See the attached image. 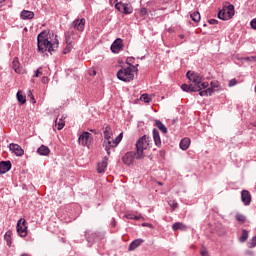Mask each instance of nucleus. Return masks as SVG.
<instances>
[{
    "mask_svg": "<svg viewBox=\"0 0 256 256\" xmlns=\"http://www.w3.org/2000/svg\"><path fill=\"white\" fill-rule=\"evenodd\" d=\"M55 36V40L51 37ZM59 47V40H57V35L53 32L42 31L37 36V50L38 53H50L53 55V52L57 51Z\"/></svg>",
    "mask_w": 256,
    "mask_h": 256,
    "instance_id": "nucleus-1",
    "label": "nucleus"
},
{
    "mask_svg": "<svg viewBox=\"0 0 256 256\" xmlns=\"http://www.w3.org/2000/svg\"><path fill=\"white\" fill-rule=\"evenodd\" d=\"M158 185H163V182H158Z\"/></svg>",
    "mask_w": 256,
    "mask_h": 256,
    "instance_id": "nucleus-62",
    "label": "nucleus"
},
{
    "mask_svg": "<svg viewBox=\"0 0 256 256\" xmlns=\"http://www.w3.org/2000/svg\"><path fill=\"white\" fill-rule=\"evenodd\" d=\"M91 141H93V136L89 132H83L78 138L79 145L83 147H89Z\"/></svg>",
    "mask_w": 256,
    "mask_h": 256,
    "instance_id": "nucleus-9",
    "label": "nucleus"
},
{
    "mask_svg": "<svg viewBox=\"0 0 256 256\" xmlns=\"http://www.w3.org/2000/svg\"><path fill=\"white\" fill-rule=\"evenodd\" d=\"M236 220L239 221V223H245L247 221V218L243 214H237Z\"/></svg>",
    "mask_w": 256,
    "mask_h": 256,
    "instance_id": "nucleus-39",
    "label": "nucleus"
},
{
    "mask_svg": "<svg viewBox=\"0 0 256 256\" xmlns=\"http://www.w3.org/2000/svg\"><path fill=\"white\" fill-rule=\"evenodd\" d=\"M133 63H135V57L131 56L126 59V65H128V67H135Z\"/></svg>",
    "mask_w": 256,
    "mask_h": 256,
    "instance_id": "nucleus-38",
    "label": "nucleus"
},
{
    "mask_svg": "<svg viewBox=\"0 0 256 256\" xmlns=\"http://www.w3.org/2000/svg\"><path fill=\"white\" fill-rule=\"evenodd\" d=\"M218 19H221L222 21H229V19H233V16H230V14L227 13V10L223 8L218 12Z\"/></svg>",
    "mask_w": 256,
    "mask_h": 256,
    "instance_id": "nucleus-17",
    "label": "nucleus"
},
{
    "mask_svg": "<svg viewBox=\"0 0 256 256\" xmlns=\"http://www.w3.org/2000/svg\"><path fill=\"white\" fill-rule=\"evenodd\" d=\"M187 79L191 82L190 84H182L181 89L182 91H185L186 93H201V86L199 84L201 83V79L203 78L199 73H195L191 71H188L186 73Z\"/></svg>",
    "mask_w": 256,
    "mask_h": 256,
    "instance_id": "nucleus-2",
    "label": "nucleus"
},
{
    "mask_svg": "<svg viewBox=\"0 0 256 256\" xmlns=\"http://www.w3.org/2000/svg\"><path fill=\"white\" fill-rule=\"evenodd\" d=\"M16 230L19 237H25L27 235V220H25V218L18 220Z\"/></svg>",
    "mask_w": 256,
    "mask_h": 256,
    "instance_id": "nucleus-8",
    "label": "nucleus"
},
{
    "mask_svg": "<svg viewBox=\"0 0 256 256\" xmlns=\"http://www.w3.org/2000/svg\"><path fill=\"white\" fill-rule=\"evenodd\" d=\"M178 37H179L180 39H185V35H183V34H180Z\"/></svg>",
    "mask_w": 256,
    "mask_h": 256,
    "instance_id": "nucleus-57",
    "label": "nucleus"
},
{
    "mask_svg": "<svg viewBox=\"0 0 256 256\" xmlns=\"http://www.w3.org/2000/svg\"><path fill=\"white\" fill-rule=\"evenodd\" d=\"M93 75H97V71L93 70Z\"/></svg>",
    "mask_w": 256,
    "mask_h": 256,
    "instance_id": "nucleus-61",
    "label": "nucleus"
},
{
    "mask_svg": "<svg viewBox=\"0 0 256 256\" xmlns=\"http://www.w3.org/2000/svg\"><path fill=\"white\" fill-rule=\"evenodd\" d=\"M71 29H76V31H84L85 30V18L76 19L72 22Z\"/></svg>",
    "mask_w": 256,
    "mask_h": 256,
    "instance_id": "nucleus-11",
    "label": "nucleus"
},
{
    "mask_svg": "<svg viewBox=\"0 0 256 256\" xmlns=\"http://www.w3.org/2000/svg\"><path fill=\"white\" fill-rule=\"evenodd\" d=\"M247 239H249V231H247V229H243L238 241L239 243H246Z\"/></svg>",
    "mask_w": 256,
    "mask_h": 256,
    "instance_id": "nucleus-29",
    "label": "nucleus"
},
{
    "mask_svg": "<svg viewBox=\"0 0 256 256\" xmlns=\"http://www.w3.org/2000/svg\"><path fill=\"white\" fill-rule=\"evenodd\" d=\"M153 140L156 145V147H161V136L159 135V130L153 129Z\"/></svg>",
    "mask_w": 256,
    "mask_h": 256,
    "instance_id": "nucleus-20",
    "label": "nucleus"
},
{
    "mask_svg": "<svg viewBox=\"0 0 256 256\" xmlns=\"http://www.w3.org/2000/svg\"><path fill=\"white\" fill-rule=\"evenodd\" d=\"M168 204L171 207V209H173V211H175V209H179V203H177V201L175 200H170Z\"/></svg>",
    "mask_w": 256,
    "mask_h": 256,
    "instance_id": "nucleus-37",
    "label": "nucleus"
},
{
    "mask_svg": "<svg viewBox=\"0 0 256 256\" xmlns=\"http://www.w3.org/2000/svg\"><path fill=\"white\" fill-rule=\"evenodd\" d=\"M200 254H201L202 256H209V254L207 253L206 250L200 251Z\"/></svg>",
    "mask_w": 256,
    "mask_h": 256,
    "instance_id": "nucleus-51",
    "label": "nucleus"
},
{
    "mask_svg": "<svg viewBox=\"0 0 256 256\" xmlns=\"http://www.w3.org/2000/svg\"><path fill=\"white\" fill-rule=\"evenodd\" d=\"M245 253H246L247 255H249V256L255 255V253H254L253 251H251V250H246Z\"/></svg>",
    "mask_w": 256,
    "mask_h": 256,
    "instance_id": "nucleus-50",
    "label": "nucleus"
},
{
    "mask_svg": "<svg viewBox=\"0 0 256 256\" xmlns=\"http://www.w3.org/2000/svg\"><path fill=\"white\" fill-rule=\"evenodd\" d=\"M135 159H137V151L133 152H127L123 157H122V161L125 165H133V162L135 161Z\"/></svg>",
    "mask_w": 256,
    "mask_h": 256,
    "instance_id": "nucleus-10",
    "label": "nucleus"
},
{
    "mask_svg": "<svg viewBox=\"0 0 256 256\" xmlns=\"http://www.w3.org/2000/svg\"><path fill=\"white\" fill-rule=\"evenodd\" d=\"M113 137V130L111 129V126L106 125L104 128V140H109Z\"/></svg>",
    "mask_w": 256,
    "mask_h": 256,
    "instance_id": "nucleus-28",
    "label": "nucleus"
},
{
    "mask_svg": "<svg viewBox=\"0 0 256 256\" xmlns=\"http://www.w3.org/2000/svg\"><path fill=\"white\" fill-rule=\"evenodd\" d=\"M5 0H0V3H4Z\"/></svg>",
    "mask_w": 256,
    "mask_h": 256,
    "instance_id": "nucleus-63",
    "label": "nucleus"
},
{
    "mask_svg": "<svg viewBox=\"0 0 256 256\" xmlns=\"http://www.w3.org/2000/svg\"><path fill=\"white\" fill-rule=\"evenodd\" d=\"M109 1H110V3H113V1H114V3H117L118 0H109Z\"/></svg>",
    "mask_w": 256,
    "mask_h": 256,
    "instance_id": "nucleus-60",
    "label": "nucleus"
},
{
    "mask_svg": "<svg viewBox=\"0 0 256 256\" xmlns=\"http://www.w3.org/2000/svg\"><path fill=\"white\" fill-rule=\"evenodd\" d=\"M225 11L226 13L230 14V17H233L235 15V6L232 4H229L225 9Z\"/></svg>",
    "mask_w": 256,
    "mask_h": 256,
    "instance_id": "nucleus-32",
    "label": "nucleus"
},
{
    "mask_svg": "<svg viewBox=\"0 0 256 256\" xmlns=\"http://www.w3.org/2000/svg\"><path fill=\"white\" fill-rule=\"evenodd\" d=\"M135 221H139V216H134L133 218Z\"/></svg>",
    "mask_w": 256,
    "mask_h": 256,
    "instance_id": "nucleus-58",
    "label": "nucleus"
},
{
    "mask_svg": "<svg viewBox=\"0 0 256 256\" xmlns=\"http://www.w3.org/2000/svg\"><path fill=\"white\" fill-rule=\"evenodd\" d=\"M140 100L144 103H151V101H153V99H151L148 94H142Z\"/></svg>",
    "mask_w": 256,
    "mask_h": 256,
    "instance_id": "nucleus-36",
    "label": "nucleus"
},
{
    "mask_svg": "<svg viewBox=\"0 0 256 256\" xmlns=\"http://www.w3.org/2000/svg\"><path fill=\"white\" fill-rule=\"evenodd\" d=\"M173 231H187V226L182 222H176L172 225Z\"/></svg>",
    "mask_w": 256,
    "mask_h": 256,
    "instance_id": "nucleus-25",
    "label": "nucleus"
},
{
    "mask_svg": "<svg viewBox=\"0 0 256 256\" xmlns=\"http://www.w3.org/2000/svg\"><path fill=\"white\" fill-rule=\"evenodd\" d=\"M235 85H237V79H231L230 81H229V84H228V86L229 87H235Z\"/></svg>",
    "mask_w": 256,
    "mask_h": 256,
    "instance_id": "nucleus-45",
    "label": "nucleus"
},
{
    "mask_svg": "<svg viewBox=\"0 0 256 256\" xmlns=\"http://www.w3.org/2000/svg\"><path fill=\"white\" fill-rule=\"evenodd\" d=\"M155 126L157 127V129H159V131L164 133V135H166V133H168L167 126L165 124H163V122H161V120H155Z\"/></svg>",
    "mask_w": 256,
    "mask_h": 256,
    "instance_id": "nucleus-23",
    "label": "nucleus"
},
{
    "mask_svg": "<svg viewBox=\"0 0 256 256\" xmlns=\"http://www.w3.org/2000/svg\"><path fill=\"white\" fill-rule=\"evenodd\" d=\"M20 17L24 20L33 19V17H35V13L33 11L23 10L20 14Z\"/></svg>",
    "mask_w": 256,
    "mask_h": 256,
    "instance_id": "nucleus-21",
    "label": "nucleus"
},
{
    "mask_svg": "<svg viewBox=\"0 0 256 256\" xmlns=\"http://www.w3.org/2000/svg\"><path fill=\"white\" fill-rule=\"evenodd\" d=\"M243 61H248L249 63H255V56H247L242 58Z\"/></svg>",
    "mask_w": 256,
    "mask_h": 256,
    "instance_id": "nucleus-41",
    "label": "nucleus"
},
{
    "mask_svg": "<svg viewBox=\"0 0 256 256\" xmlns=\"http://www.w3.org/2000/svg\"><path fill=\"white\" fill-rule=\"evenodd\" d=\"M122 13L124 15H131V13H133V6L130 4L122 3Z\"/></svg>",
    "mask_w": 256,
    "mask_h": 256,
    "instance_id": "nucleus-26",
    "label": "nucleus"
},
{
    "mask_svg": "<svg viewBox=\"0 0 256 256\" xmlns=\"http://www.w3.org/2000/svg\"><path fill=\"white\" fill-rule=\"evenodd\" d=\"M254 61L256 62V56H254Z\"/></svg>",
    "mask_w": 256,
    "mask_h": 256,
    "instance_id": "nucleus-64",
    "label": "nucleus"
},
{
    "mask_svg": "<svg viewBox=\"0 0 256 256\" xmlns=\"http://www.w3.org/2000/svg\"><path fill=\"white\" fill-rule=\"evenodd\" d=\"M159 155H160V157H165V152H164V150H161L160 152H159Z\"/></svg>",
    "mask_w": 256,
    "mask_h": 256,
    "instance_id": "nucleus-53",
    "label": "nucleus"
},
{
    "mask_svg": "<svg viewBox=\"0 0 256 256\" xmlns=\"http://www.w3.org/2000/svg\"><path fill=\"white\" fill-rule=\"evenodd\" d=\"M86 241H88V247H92L94 243L97 241H101L105 235L101 232H91V230H87L85 232Z\"/></svg>",
    "mask_w": 256,
    "mask_h": 256,
    "instance_id": "nucleus-6",
    "label": "nucleus"
},
{
    "mask_svg": "<svg viewBox=\"0 0 256 256\" xmlns=\"http://www.w3.org/2000/svg\"><path fill=\"white\" fill-rule=\"evenodd\" d=\"M145 15H147V8H141L140 9V16L145 17Z\"/></svg>",
    "mask_w": 256,
    "mask_h": 256,
    "instance_id": "nucleus-46",
    "label": "nucleus"
},
{
    "mask_svg": "<svg viewBox=\"0 0 256 256\" xmlns=\"http://www.w3.org/2000/svg\"><path fill=\"white\" fill-rule=\"evenodd\" d=\"M137 67H139V64L128 67L122 66L116 74L117 79H119V81H123L124 83H131V81L135 79V73H139V69Z\"/></svg>",
    "mask_w": 256,
    "mask_h": 256,
    "instance_id": "nucleus-3",
    "label": "nucleus"
},
{
    "mask_svg": "<svg viewBox=\"0 0 256 256\" xmlns=\"http://www.w3.org/2000/svg\"><path fill=\"white\" fill-rule=\"evenodd\" d=\"M41 69H43V67H39L34 74V77H40V75H43V72H41Z\"/></svg>",
    "mask_w": 256,
    "mask_h": 256,
    "instance_id": "nucleus-44",
    "label": "nucleus"
},
{
    "mask_svg": "<svg viewBox=\"0 0 256 256\" xmlns=\"http://www.w3.org/2000/svg\"><path fill=\"white\" fill-rule=\"evenodd\" d=\"M115 9L117 10V11H123V2H118V3H116L115 4Z\"/></svg>",
    "mask_w": 256,
    "mask_h": 256,
    "instance_id": "nucleus-42",
    "label": "nucleus"
},
{
    "mask_svg": "<svg viewBox=\"0 0 256 256\" xmlns=\"http://www.w3.org/2000/svg\"><path fill=\"white\" fill-rule=\"evenodd\" d=\"M11 161H1L0 162V174L3 175L5 173H8V171H11Z\"/></svg>",
    "mask_w": 256,
    "mask_h": 256,
    "instance_id": "nucleus-16",
    "label": "nucleus"
},
{
    "mask_svg": "<svg viewBox=\"0 0 256 256\" xmlns=\"http://www.w3.org/2000/svg\"><path fill=\"white\" fill-rule=\"evenodd\" d=\"M189 145H191V139L189 138H184L180 141V149H182V151H187Z\"/></svg>",
    "mask_w": 256,
    "mask_h": 256,
    "instance_id": "nucleus-24",
    "label": "nucleus"
},
{
    "mask_svg": "<svg viewBox=\"0 0 256 256\" xmlns=\"http://www.w3.org/2000/svg\"><path fill=\"white\" fill-rule=\"evenodd\" d=\"M20 256H31V254L23 253Z\"/></svg>",
    "mask_w": 256,
    "mask_h": 256,
    "instance_id": "nucleus-59",
    "label": "nucleus"
},
{
    "mask_svg": "<svg viewBox=\"0 0 256 256\" xmlns=\"http://www.w3.org/2000/svg\"><path fill=\"white\" fill-rule=\"evenodd\" d=\"M241 201L246 206L251 205V192H249L248 190H242Z\"/></svg>",
    "mask_w": 256,
    "mask_h": 256,
    "instance_id": "nucleus-15",
    "label": "nucleus"
},
{
    "mask_svg": "<svg viewBox=\"0 0 256 256\" xmlns=\"http://www.w3.org/2000/svg\"><path fill=\"white\" fill-rule=\"evenodd\" d=\"M17 101L20 103V105H25L27 103V97L23 95L22 91H18L16 94Z\"/></svg>",
    "mask_w": 256,
    "mask_h": 256,
    "instance_id": "nucleus-27",
    "label": "nucleus"
},
{
    "mask_svg": "<svg viewBox=\"0 0 256 256\" xmlns=\"http://www.w3.org/2000/svg\"><path fill=\"white\" fill-rule=\"evenodd\" d=\"M91 133H95V135H97V131L95 129H90Z\"/></svg>",
    "mask_w": 256,
    "mask_h": 256,
    "instance_id": "nucleus-56",
    "label": "nucleus"
},
{
    "mask_svg": "<svg viewBox=\"0 0 256 256\" xmlns=\"http://www.w3.org/2000/svg\"><path fill=\"white\" fill-rule=\"evenodd\" d=\"M190 19H192L194 23H199V21H201V14L199 13V11L193 12L192 14H190Z\"/></svg>",
    "mask_w": 256,
    "mask_h": 256,
    "instance_id": "nucleus-31",
    "label": "nucleus"
},
{
    "mask_svg": "<svg viewBox=\"0 0 256 256\" xmlns=\"http://www.w3.org/2000/svg\"><path fill=\"white\" fill-rule=\"evenodd\" d=\"M9 149L10 151H12V153H14L17 157H23V155H25V150H23V148H21V146L19 144H15V143H11L9 145Z\"/></svg>",
    "mask_w": 256,
    "mask_h": 256,
    "instance_id": "nucleus-12",
    "label": "nucleus"
},
{
    "mask_svg": "<svg viewBox=\"0 0 256 256\" xmlns=\"http://www.w3.org/2000/svg\"><path fill=\"white\" fill-rule=\"evenodd\" d=\"M12 67L14 71L17 73L19 71V58L15 57L13 62H12Z\"/></svg>",
    "mask_w": 256,
    "mask_h": 256,
    "instance_id": "nucleus-35",
    "label": "nucleus"
},
{
    "mask_svg": "<svg viewBox=\"0 0 256 256\" xmlns=\"http://www.w3.org/2000/svg\"><path fill=\"white\" fill-rule=\"evenodd\" d=\"M107 165H109V157L105 156L101 162H98L97 172L100 174L105 173V171H107Z\"/></svg>",
    "mask_w": 256,
    "mask_h": 256,
    "instance_id": "nucleus-14",
    "label": "nucleus"
},
{
    "mask_svg": "<svg viewBox=\"0 0 256 256\" xmlns=\"http://www.w3.org/2000/svg\"><path fill=\"white\" fill-rule=\"evenodd\" d=\"M37 153H38V155H43V156L47 157V155H49L51 153V150L49 149V147H47L45 145H41L37 149Z\"/></svg>",
    "mask_w": 256,
    "mask_h": 256,
    "instance_id": "nucleus-22",
    "label": "nucleus"
},
{
    "mask_svg": "<svg viewBox=\"0 0 256 256\" xmlns=\"http://www.w3.org/2000/svg\"><path fill=\"white\" fill-rule=\"evenodd\" d=\"M123 140V133H120L114 140H113V146L117 147Z\"/></svg>",
    "mask_w": 256,
    "mask_h": 256,
    "instance_id": "nucleus-34",
    "label": "nucleus"
},
{
    "mask_svg": "<svg viewBox=\"0 0 256 256\" xmlns=\"http://www.w3.org/2000/svg\"><path fill=\"white\" fill-rule=\"evenodd\" d=\"M27 95L32 103H36L35 96H33V92L31 90L28 91Z\"/></svg>",
    "mask_w": 256,
    "mask_h": 256,
    "instance_id": "nucleus-43",
    "label": "nucleus"
},
{
    "mask_svg": "<svg viewBox=\"0 0 256 256\" xmlns=\"http://www.w3.org/2000/svg\"><path fill=\"white\" fill-rule=\"evenodd\" d=\"M48 81H49V78H47L46 76H43V77L41 78V83H43L44 85H45L46 83H48Z\"/></svg>",
    "mask_w": 256,
    "mask_h": 256,
    "instance_id": "nucleus-49",
    "label": "nucleus"
},
{
    "mask_svg": "<svg viewBox=\"0 0 256 256\" xmlns=\"http://www.w3.org/2000/svg\"><path fill=\"white\" fill-rule=\"evenodd\" d=\"M149 139H151L147 135H143L141 138H139L136 142V152H137V159H143L145 157V154L143 151L149 147Z\"/></svg>",
    "mask_w": 256,
    "mask_h": 256,
    "instance_id": "nucleus-4",
    "label": "nucleus"
},
{
    "mask_svg": "<svg viewBox=\"0 0 256 256\" xmlns=\"http://www.w3.org/2000/svg\"><path fill=\"white\" fill-rule=\"evenodd\" d=\"M11 235H13V232H11V230L7 231L4 235V239L8 245V247H11V245L13 244Z\"/></svg>",
    "mask_w": 256,
    "mask_h": 256,
    "instance_id": "nucleus-30",
    "label": "nucleus"
},
{
    "mask_svg": "<svg viewBox=\"0 0 256 256\" xmlns=\"http://www.w3.org/2000/svg\"><path fill=\"white\" fill-rule=\"evenodd\" d=\"M219 87L221 85L219 84V81L215 80L210 83V88H207L206 90L200 91L199 95L200 97H209L215 93V91H219Z\"/></svg>",
    "mask_w": 256,
    "mask_h": 256,
    "instance_id": "nucleus-7",
    "label": "nucleus"
},
{
    "mask_svg": "<svg viewBox=\"0 0 256 256\" xmlns=\"http://www.w3.org/2000/svg\"><path fill=\"white\" fill-rule=\"evenodd\" d=\"M143 243H144V240L141 239V238L133 240L130 243L128 250L135 251V249H137V247H140V245L143 244Z\"/></svg>",
    "mask_w": 256,
    "mask_h": 256,
    "instance_id": "nucleus-19",
    "label": "nucleus"
},
{
    "mask_svg": "<svg viewBox=\"0 0 256 256\" xmlns=\"http://www.w3.org/2000/svg\"><path fill=\"white\" fill-rule=\"evenodd\" d=\"M250 27L252 29H255L256 30V18H254L251 22H250Z\"/></svg>",
    "mask_w": 256,
    "mask_h": 256,
    "instance_id": "nucleus-47",
    "label": "nucleus"
},
{
    "mask_svg": "<svg viewBox=\"0 0 256 256\" xmlns=\"http://www.w3.org/2000/svg\"><path fill=\"white\" fill-rule=\"evenodd\" d=\"M55 123H56V125H58V127H57L58 131H61V129H63V127H65V120L63 118L56 119Z\"/></svg>",
    "mask_w": 256,
    "mask_h": 256,
    "instance_id": "nucleus-33",
    "label": "nucleus"
},
{
    "mask_svg": "<svg viewBox=\"0 0 256 256\" xmlns=\"http://www.w3.org/2000/svg\"><path fill=\"white\" fill-rule=\"evenodd\" d=\"M250 125H251L252 127H256V121L250 122Z\"/></svg>",
    "mask_w": 256,
    "mask_h": 256,
    "instance_id": "nucleus-55",
    "label": "nucleus"
},
{
    "mask_svg": "<svg viewBox=\"0 0 256 256\" xmlns=\"http://www.w3.org/2000/svg\"><path fill=\"white\" fill-rule=\"evenodd\" d=\"M123 39L117 38L111 45L110 49L112 53H119L123 49Z\"/></svg>",
    "mask_w": 256,
    "mask_h": 256,
    "instance_id": "nucleus-13",
    "label": "nucleus"
},
{
    "mask_svg": "<svg viewBox=\"0 0 256 256\" xmlns=\"http://www.w3.org/2000/svg\"><path fill=\"white\" fill-rule=\"evenodd\" d=\"M133 218H134L133 214H126V219H133Z\"/></svg>",
    "mask_w": 256,
    "mask_h": 256,
    "instance_id": "nucleus-52",
    "label": "nucleus"
},
{
    "mask_svg": "<svg viewBox=\"0 0 256 256\" xmlns=\"http://www.w3.org/2000/svg\"><path fill=\"white\" fill-rule=\"evenodd\" d=\"M208 23H209L210 25H217V23H219V21H218L217 19H210V20L208 21Z\"/></svg>",
    "mask_w": 256,
    "mask_h": 256,
    "instance_id": "nucleus-48",
    "label": "nucleus"
},
{
    "mask_svg": "<svg viewBox=\"0 0 256 256\" xmlns=\"http://www.w3.org/2000/svg\"><path fill=\"white\" fill-rule=\"evenodd\" d=\"M103 147L105 148L107 155H111V149H113V147H117V146H114L113 140L111 141V139H109V140L103 141Z\"/></svg>",
    "mask_w": 256,
    "mask_h": 256,
    "instance_id": "nucleus-18",
    "label": "nucleus"
},
{
    "mask_svg": "<svg viewBox=\"0 0 256 256\" xmlns=\"http://www.w3.org/2000/svg\"><path fill=\"white\" fill-rule=\"evenodd\" d=\"M75 39H79V34L75 33L73 30H69L65 33V41H66V47L63 50V55H67L68 53H71V50L73 49V45H75Z\"/></svg>",
    "mask_w": 256,
    "mask_h": 256,
    "instance_id": "nucleus-5",
    "label": "nucleus"
},
{
    "mask_svg": "<svg viewBox=\"0 0 256 256\" xmlns=\"http://www.w3.org/2000/svg\"><path fill=\"white\" fill-rule=\"evenodd\" d=\"M111 225H112V227H115L117 225V222L115 221V218L112 219Z\"/></svg>",
    "mask_w": 256,
    "mask_h": 256,
    "instance_id": "nucleus-54",
    "label": "nucleus"
},
{
    "mask_svg": "<svg viewBox=\"0 0 256 256\" xmlns=\"http://www.w3.org/2000/svg\"><path fill=\"white\" fill-rule=\"evenodd\" d=\"M199 87L201 88V91H203V89H207V87H209V82H203V78L200 80L199 83Z\"/></svg>",
    "mask_w": 256,
    "mask_h": 256,
    "instance_id": "nucleus-40",
    "label": "nucleus"
}]
</instances>
